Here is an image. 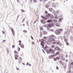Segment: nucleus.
<instances>
[{
	"label": "nucleus",
	"instance_id": "nucleus-1",
	"mask_svg": "<svg viewBox=\"0 0 73 73\" xmlns=\"http://www.w3.org/2000/svg\"><path fill=\"white\" fill-rule=\"evenodd\" d=\"M50 38L48 39V41H56V40L54 39H57V38L54 35H51L50 36Z\"/></svg>",
	"mask_w": 73,
	"mask_h": 73
},
{
	"label": "nucleus",
	"instance_id": "nucleus-2",
	"mask_svg": "<svg viewBox=\"0 0 73 73\" xmlns=\"http://www.w3.org/2000/svg\"><path fill=\"white\" fill-rule=\"evenodd\" d=\"M55 33L56 35H59L61 34V32L59 30H56L55 31Z\"/></svg>",
	"mask_w": 73,
	"mask_h": 73
},
{
	"label": "nucleus",
	"instance_id": "nucleus-3",
	"mask_svg": "<svg viewBox=\"0 0 73 73\" xmlns=\"http://www.w3.org/2000/svg\"><path fill=\"white\" fill-rule=\"evenodd\" d=\"M49 51L50 52H51V54H54V50L52 48H50L49 49Z\"/></svg>",
	"mask_w": 73,
	"mask_h": 73
},
{
	"label": "nucleus",
	"instance_id": "nucleus-4",
	"mask_svg": "<svg viewBox=\"0 0 73 73\" xmlns=\"http://www.w3.org/2000/svg\"><path fill=\"white\" fill-rule=\"evenodd\" d=\"M11 30L12 32L13 35L15 36V31H14V30H13V28H11Z\"/></svg>",
	"mask_w": 73,
	"mask_h": 73
},
{
	"label": "nucleus",
	"instance_id": "nucleus-5",
	"mask_svg": "<svg viewBox=\"0 0 73 73\" xmlns=\"http://www.w3.org/2000/svg\"><path fill=\"white\" fill-rule=\"evenodd\" d=\"M19 45L21 46V48H24V44H21V43H19Z\"/></svg>",
	"mask_w": 73,
	"mask_h": 73
},
{
	"label": "nucleus",
	"instance_id": "nucleus-6",
	"mask_svg": "<svg viewBox=\"0 0 73 73\" xmlns=\"http://www.w3.org/2000/svg\"><path fill=\"white\" fill-rule=\"evenodd\" d=\"M54 26V25L53 23L49 24H48V26L49 27H53Z\"/></svg>",
	"mask_w": 73,
	"mask_h": 73
},
{
	"label": "nucleus",
	"instance_id": "nucleus-7",
	"mask_svg": "<svg viewBox=\"0 0 73 73\" xmlns=\"http://www.w3.org/2000/svg\"><path fill=\"white\" fill-rule=\"evenodd\" d=\"M52 22H53V23H57V20L55 19H54L52 20Z\"/></svg>",
	"mask_w": 73,
	"mask_h": 73
},
{
	"label": "nucleus",
	"instance_id": "nucleus-8",
	"mask_svg": "<svg viewBox=\"0 0 73 73\" xmlns=\"http://www.w3.org/2000/svg\"><path fill=\"white\" fill-rule=\"evenodd\" d=\"M51 5L53 7H56V4H55V3H52Z\"/></svg>",
	"mask_w": 73,
	"mask_h": 73
},
{
	"label": "nucleus",
	"instance_id": "nucleus-9",
	"mask_svg": "<svg viewBox=\"0 0 73 73\" xmlns=\"http://www.w3.org/2000/svg\"><path fill=\"white\" fill-rule=\"evenodd\" d=\"M47 23H52V21L51 20H49L47 21Z\"/></svg>",
	"mask_w": 73,
	"mask_h": 73
},
{
	"label": "nucleus",
	"instance_id": "nucleus-10",
	"mask_svg": "<svg viewBox=\"0 0 73 73\" xmlns=\"http://www.w3.org/2000/svg\"><path fill=\"white\" fill-rule=\"evenodd\" d=\"M40 44H41V46H42V48H44V44L42 43H40Z\"/></svg>",
	"mask_w": 73,
	"mask_h": 73
},
{
	"label": "nucleus",
	"instance_id": "nucleus-11",
	"mask_svg": "<svg viewBox=\"0 0 73 73\" xmlns=\"http://www.w3.org/2000/svg\"><path fill=\"white\" fill-rule=\"evenodd\" d=\"M56 27H60V25H59V24H58V23H56Z\"/></svg>",
	"mask_w": 73,
	"mask_h": 73
},
{
	"label": "nucleus",
	"instance_id": "nucleus-12",
	"mask_svg": "<svg viewBox=\"0 0 73 73\" xmlns=\"http://www.w3.org/2000/svg\"><path fill=\"white\" fill-rule=\"evenodd\" d=\"M45 7L46 8H47V7H49V5L48 4H46Z\"/></svg>",
	"mask_w": 73,
	"mask_h": 73
},
{
	"label": "nucleus",
	"instance_id": "nucleus-13",
	"mask_svg": "<svg viewBox=\"0 0 73 73\" xmlns=\"http://www.w3.org/2000/svg\"><path fill=\"white\" fill-rule=\"evenodd\" d=\"M46 51L48 53H50V51L48 50H47Z\"/></svg>",
	"mask_w": 73,
	"mask_h": 73
},
{
	"label": "nucleus",
	"instance_id": "nucleus-14",
	"mask_svg": "<svg viewBox=\"0 0 73 73\" xmlns=\"http://www.w3.org/2000/svg\"><path fill=\"white\" fill-rule=\"evenodd\" d=\"M49 31H50L51 32H54V30L53 29H50L49 30Z\"/></svg>",
	"mask_w": 73,
	"mask_h": 73
},
{
	"label": "nucleus",
	"instance_id": "nucleus-15",
	"mask_svg": "<svg viewBox=\"0 0 73 73\" xmlns=\"http://www.w3.org/2000/svg\"><path fill=\"white\" fill-rule=\"evenodd\" d=\"M41 43H44V40H43V39H42L41 40Z\"/></svg>",
	"mask_w": 73,
	"mask_h": 73
},
{
	"label": "nucleus",
	"instance_id": "nucleus-16",
	"mask_svg": "<svg viewBox=\"0 0 73 73\" xmlns=\"http://www.w3.org/2000/svg\"><path fill=\"white\" fill-rule=\"evenodd\" d=\"M59 54H60V53L58 52H57L56 53V55H58Z\"/></svg>",
	"mask_w": 73,
	"mask_h": 73
},
{
	"label": "nucleus",
	"instance_id": "nucleus-17",
	"mask_svg": "<svg viewBox=\"0 0 73 73\" xmlns=\"http://www.w3.org/2000/svg\"><path fill=\"white\" fill-rule=\"evenodd\" d=\"M64 41L65 42H67V41H68V40L67 39L65 38L64 39Z\"/></svg>",
	"mask_w": 73,
	"mask_h": 73
},
{
	"label": "nucleus",
	"instance_id": "nucleus-18",
	"mask_svg": "<svg viewBox=\"0 0 73 73\" xmlns=\"http://www.w3.org/2000/svg\"><path fill=\"white\" fill-rule=\"evenodd\" d=\"M21 11L22 12H25V11H24V10H23V9H21Z\"/></svg>",
	"mask_w": 73,
	"mask_h": 73
},
{
	"label": "nucleus",
	"instance_id": "nucleus-19",
	"mask_svg": "<svg viewBox=\"0 0 73 73\" xmlns=\"http://www.w3.org/2000/svg\"><path fill=\"white\" fill-rule=\"evenodd\" d=\"M33 2L35 3H37V1L36 0H34Z\"/></svg>",
	"mask_w": 73,
	"mask_h": 73
},
{
	"label": "nucleus",
	"instance_id": "nucleus-20",
	"mask_svg": "<svg viewBox=\"0 0 73 73\" xmlns=\"http://www.w3.org/2000/svg\"><path fill=\"white\" fill-rule=\"evenodd\" d=\"M51 19H53V16L52 15L50 17Z\"/></svg>",
	"mask_w": 73,
	"mask_h": 73
},
{
	"label": "nucleus",
	"instance_id": "nucleus-21",
	"mask_svg": "<svg viewBox=\"0 0 73 73\" xmlns=\"http://www.w3.org/2000/svg\"><path fill=\"white\" fill-rule=\"evenodd\" d=\"M14 53H17V54H18V52H17L16 51H15Z\"/></svg>",
	"mask_w": 73,
	"mask_h": 73
},
{
	"label": "nucleus",
	"instance_id": "nucleus-22",
	"mask_svg": "<svg viewBox=\"0 0 73 73\" xmlns=\"http://www.w3.org/2000/svg\"><path fill=\"white\" fill-rule=\"evenodd\" d=\"M43 38L44 39V40H46V37H45V36H44L43 37Z\"/></svg>",
	"mask_w": 73,
	"mask_h": 73
},
{
	"label": "nucleus",
	"instance_id": "nucleus-23",
	"mask_svg": "<svg viewBox=\"0 0 73 73\" xmlns=\"http://www.w3.org/2000/svg\"><path fill=\"white\" fill-rule=\"evenodd\" d=\"M15 47V46L14 45H12V47L13 48H14Z\"/></svg>",
	"mask_w": 73,
	"mask_h": 73
},
{
	"label": "nucleus",
	"instance_id": "nucleus-24",
	"mask_svg": "<svg viewBox=\"0 0 73 73\" xmlns=\"http://www.w3.org/2000/svg\"><path fill=\"white\" fill-rule=\"evenodd\" d=\"M51 48H54V45H52L51 46Z\"/></svg>",
	"mask_w": 73,
	"mask_h": 73
},
{
	"label": "nucleus",
	"instance_id": "nucleus-25",
	"mask_svg": "<svg viewBox=\"0 0 73 73\" xmlns=\"http://www.w3.org/2000/svg\"><path fill=\"white\" fill-rule=\"evenodd\" d=\"M23 32H25V33H27V31H25V30H23Z\"/></svg>",
	"mask_w": 73,
	"mask_h": 73
},
{
	"label": "nucleus",
	"instance_id": "nucleus-26",
	"mask_svg": "<svg viewBox=\"0 0 73 73\" xmlns=\"http://www.w3.org/2000/svg\"><path fill=\"white\" fill-rule=\"evenodd\" d=\"M48 16V17H49V16H50V14H48L47 15Z\"/></svg>",
	"mask_w": 73,
	"mask_h": 73
},
{
	"label": "nucleus",
	"instance_id": "nucleus-27",
	"mask_svg": "<svg viewBox=\"0 0 73 73\" xmlns=\"http://www.w3.org/2000/svg\"><path fill=\"white\" fill-rule=\"evenodd\" d=\"M54 61H57V60L56 59V58H54Z\"/></svg>",
	"mask_w": 73,
	"mask_h": 73
},
{
	"label": "nucleus",
	"instance_id": "nucleus-28",
	"mask_svg": "<svg viewBox=\"0 0 73 73\" xmlns=\"http://www.w3.org/2000/svg\"><path fill=\"white\" fill-rule=\"evenodd\" d=\"M46 32L44 31V32L43 33V34H44V35H45V34H46Z\"/></svg>",
	"mask_w": 73,
	"mask_h": 73
},
{
	"label": "nucleus",
	"instance_id": "nucleus-29",
	"mask_svg": "<svg viewBox=\"0 0 73 73\" xmlns=\"http://www.w3.org/2000/svg\"><path fill=\"white\" fill-rule=\"evenodd\" d=\"M66 45H69V43H68V42H66Z\"/></svg>",
	"mask_w": 73,
	"mask_h": 73
},
{
	"label": "nucleus",
	"instance_id": "nucleus-30",
	"mask_svg": "<svg viewBox=\"0 0 73 73\" xmlns=\"http://www.w3.org/2000/svg\"><path fill=\"white\" fill-rule=\"evenodd\" d=\"M49 11H52V8H51L49 9Z\"/></svg>",
	"mask_w": 73,
	"mask_h": 73
},
{
	"label": "nucleus",
	"instance_id": "nucleus-31",
	"mask_svg": "<svg viewBox=\"0 0 73 73\" xmlns=\"http://www.w3.org/2000/svg\"><path fill=\"white\" fill-rule=\"evenodd\" d=\"M24 20H25V18H24L23 19V21H22V22H23V23H24Z\"/></svg>",
	"mask_w": 73,
	"mask_h": 73
},
{
	"label": "nucleus",
	"instance_id": "nucleus-32",
	"mask_svg": "<svg viewBox=\"0 0 73 73\" xmlns=\"http://www.w3.org/2000/svg\"><path fill=\"white\" fill-rule=\"evenodd\" d=\"M56 42H53L52 43L53 44H56Z\"/></svg>",
	"mask_w": 73,
	"mask_h": 73
},
{
	"label": "nucleus",
	"instance_id": "nucleus-33",
	"mask_svg": "<svg viewBox=\"0 0 73 73\" xmlns=\"http://www.w3.org/2000/svg\"><path fill=\"white\" fill-rule=\"evenodd\" d=\"M44 19V20H47V19H46V18H45V17H44V19Z\"/></svg>",
	"mask_w": 73,
	"mask_h": 73
},
{
	"label": "nucleus",
	"instance_id": "nucleus-34",
	"mask_svg": "<svg viewBox=\"0 0 73 73\" xmlns=\"http://www.w3.org/2000/svg\"><path fill=\"white\" fill-rule=\"evenodd\" d=\"M5 40H3L2 41V42H3V43H4V42H5Z\"/></svg>",
	"mask_w": 73,
	"mask_h": 73
},
{
	"label": "nucleus",
	"instance_id": "nucleus-35",
	"mask_svg": "<svg viewBox=\"0 0 73 73\" xmlns=\"http://www.w3.org/2000/svg\"><path fill=\"white\" fill-rule=\"evenodd\" d=\"M61 60H63V61L65 60V59L64 58H62L61 59Z\"/></svg>",
	"mask_w": 73,
	"mask_h": 73
},
{
	"label": "nucleus",
	"instance_id": "nucleus-36",
	"mask_svg": "<svg viewBox=\"0 0 73 73\" xmlns=\"http://www.w3.org/2000/svg\"><path fill=\"white\" fill-rule=\"evenodd\" d=\"M56 60H59V57H58L57 58H56Z\"/></svg>",
	"mask_w": 73,
	"mask_h": 73
},
{
	"label": "nucleus",
	"instance_id": "nucleus-37",
	"mask_svg": "<svg viewBox=\"0 0 73 73\" xmlns=\"http://www.w3.org/2000/svg\"><path fill=\"white\" fill-rule=\"evenodd\" d=\"M59 62L60 63H62V61L60 60V61H59Z\"/></svg>",
	"mask_w": 73,
	"mask_h": 73
},
{
	"label": "nucleus",
	"instance_id": "nucleus-38",
	"mask_svg": "<svg viewBox=\"0 0 73 73\" xmlns=\"http://www.w3.org/2000/svg\"><path fill=\"white\" fill-rule=\"evenodd\" d=\"M32 43L33 44V45H35V43L34 42H32Z\"/></svg>",
	"mask_w": 73,
	"mask_h": 73
},
{
	"label": "nucleus",
	"instance_id": "nucleus-39",
	"mask_svg": "<svg viewBox=\"0 0 73 73\" xmlns=\"http://www.w3.org/2000/svg\"><path fill=\"white\" fill-rule=\"evenodd\" d=\"M15 60H17V57H16V56H15Z\"/></svg>",
	"mask_w": 73,
	"mask_h": 73
},
{
	"label": "nucleus",
	"instance_id": "nucleus-40",
	"mask_svg": "<svg viewBox=\"0 0 73 73\" xmlns=\"http://www.w3.org/2000/svg\"><path fill=\"white\" fill-rule=\"evenodd\" d=\"M48 13V12H47L46 11H45V14H47Z\"/></svg>",
	"mask_w": 73,
	"mask_h": 73
},
{
	"label": "nucleus",
	"instance_id": "nucleus-41",
	"mask_svg": "<svg viewBox=\"0 0 73 73\" xmlns=\"http://www.w3.org/2000/svg\"><path fill=\"white\" fill-rule=\"evenodd\" d=\"M48 0H44V1H43V2L44 3V2H45V1H47Z\"/></svg>",
	"mask_w": 73,
	"mask_h": 73
},
{
	"label": "nucleus",
	"instance_id": "nucleus-42",
	"mask_svg": "<svg viewBox=\"0 0 73 73\" xmlns=\"http://www.w3.org/2000/svg\"><path fill=\"white\" fill-rule=\"evenodd\" d=\"M48 0H44V1H43V2L44 3V2H45V1H47Z\"/></svg>",
	"mask_w": 73,
	"mask_h": 73
},
{
	"label": "nucleus",
	"instance_id": "nucleus-43",
	"mask_svg": "<svg viewBox=\"0 0 73 73\" xmlns=\"http://www.w3.org/2000/svg\"><path fill=\"white\" fill-rule=\"evenodd\" d=\"M56 69H57V70H58V66L56 67Z\"/></svg>",
	"mask_w": 73,
	"mask_h": 73
},
{
	"label": "nucleus",
	"instance_id": "nucleus-44",
	"mask_svg": "<svg viewBox=\"0 0 73 73\" xmlns=\"http://www.w3.org/2000/svg\"><path fill=\"white\" fill-rule=\"evenodd\" d=\"M31 39H32V40H33V37H32V36H31Z\"/></svg>",
	"mask_w": 73,
	"mask_h": 73
},
{
	"label": "nucleus",
	"instance_id": "nucleus-45",
	"mask_svg": "<svg viewBox=\"0 0 73 73\" xmlns=\"http://www.w3.org/2000/svg\"><path fill=\"white\" fill-rule=\"evenodd\" d=\"M41 17L42 18H43V19H44V16H41Z\"/></svg>",
	"mask_w": 73,
	"mask_h": 73
},
{
	"label": "nucleus",
	"instance_id": "nucleus-46",
	"mask_svg": "<svg viewBox=\"0 0 73 73\" xmlns=\"http://www.w3.org/2000/svg\"><path fill=\"white\" fill-rule=\"evenodd\" d=\"M70 65H73V62L70 64Z\"/></svg>",
	"mask_w": 73,
	"mask_h": 73
},
{
	"label": "nucleus",
	"instance_id": "nucleus-47",
	"mask_svg": "<svg viewBox=\"0 0 73 73\" xmlns=\"http://www.w3.org/2000/svg\"><path fill=\"white\" fill-rule=\"evenodd\" d=\"M2 33H3V34H4L5 33V32H4V31H2Z\"/></svg>",
	"mask_w": 73,
	"mask_h": 73
},
{
	"label": "nucleus",
	"instance_id": "nucleus-48",
	"mask_svg": "<svg viewBox=\"0 0 73 73\" xmlns=\"http://www.w3.org/2000/svg\"><path fill=\"white\" fill-rule=\"evenodd\" d=\"M17 70H19V69L17 67H16Z\"/></svg>",
	"mask_w": 73,
	"mask_h": 73
},
{
	"label": "nucleus",
	"instance_id": "nucleus-49",
	"mask_svg": "<svg viewBox=\"0 0 73 73\" xmlns=\"http://www.w3.org/2000/svg\"><path fill=\"white\" fill-rule=\"evenodd\" d=\"M42 51L44 53H45V52H44V50H43V49H42Z\"/></svg>",
	"mask_w": 73,
	"mask_h": 73
},
{
	"label": "nucleus",
	"instance_id": "nucleus-50",
	"mask_svg": "<svg viewBox=\"0 0 73 73\" xmlns=\"http://www.w3.org/2000/svg\"><path fill=\"white\" fill-rule=\"evenodd\" d=\"M66 57H68V55H66Z\"/></svg>",
	"mask_w": 73,
	"mask_h": 73
},
{
	"label": "nucleus",
	"instance_id": "nucleus-51",
	"mask_svg": "<svg viewBox=\"0 0 73 73\" xmlns=\"http://www.w3.org/2000/svg\"><path fill=\"white\" fill-rule=\"evenodd\" d=\"M20 48L19 47V50H18V51H20Z\"/></svg>",
	"mask_w": 73,
	"mask_h": 73
},
{
	"label": "nucleus",
	"instance_id": "nucleus-52",
	"mask_svg": "<svg viewBox=\"0 0 73 73\" xmlns=\"http://www.w3.org/2000/svg\"><path fill=\"white\" fill-rule=\"evenodd\" d=\"M19 42H20V43H21V40L19 41Z\"/></svg>",
	"mask_w": 73,
	"mask_h": 73
},
{
	"label": "nucleus",
	"instance_id": "nucleus-53",
	"mask_svg": "<svg viewBox=\"0 0 73 73\" xmlns=\"http://www.w3.org/2000/svg\"><path fill=\"white\" fill-rule=\"evenodd\" d=\"M41 2H42V0H39Z\"/></svg>",
	"mask_w": 73,
	"mask_h": 73
},
{
	"label": "nucleus",
	"instance_id": "nucleus-54",
	"mask_svg": "<svg viewBox=\"0 0 73 73\" xmlns=\"http://www.w3.org/2000/svg\"><path fill=\"white\" fill-rule=\"evenodd\" d=\"M70 38L71 39H73V37L71 36Z\"/></svg>",
	"mask_w": 73,
	"mask_h": 73
},
{
	"label": "nucleus",
	"instance_id": "nucleus-55",
	"mask_svg": "<svg viewBox=\"0 0 73 73\" xmlns=\"http://www.w3.org/2000/svg\"><path fill=\"white\" fill-rule=\"evenodd\" d=\"M54 56V55H51V57H53Z\"/></svg>",
	"mask_w": 73,
	"mask_h": 73
},
{
	"label": "nucleus",
	"instance_id": "nucleus-56",
	"mask_svg": "<svg viewBox=\"0 0 73 73\" xmlns=\"http://www.w3.org/2000/svg\"><path fill=\"white\" fill-rule=\"evenodd\" d=\"M6 49L7 50V51H8V49L7 48Z\"/></svg>",
	"mask_w": 73,
	"mask_h": 73
},
{
	"label": "nucleus",
	"instance_id": "nucleus-57",
	"mask_svg": "<svg viewBox=\"0 0 73 73\" xmlns=\"http://www.w3.org/2000/svg\"><path fill=\"white\" fill-rule=\"evenodd\" d=\"M41 29H42V30H44V29H43V28H41Z\"/></svg>",
	"mask_w": 73,
	"mask_h": 73
},
{
	"label": "nucleus",
	"instance_id": "nucleus-58",
	"mask_svg": "<svg viewBox=\"0 0 73 73\" xmlns=\"http://www.w3.org/2000/svg\"><path fill=\"white\" fill-rule=\"evenodd\" d=\"M29 66H31V65L30 64H29Z\"/></svg>",
	"mask_w": 73,
	"mask_h": 73
},
{
	"label": "nucleus",
	"instance_id": "nucleus-59",
	"mask_svg": "<svg viewBox=\"0 0 73 73\" xmlns=\"http://www.w3.org/2000/svg\"><path fill=\"white\" fill-rule=\"evenodd\" d=\"M17 1H18V2H19V3H20V1H19V0H17Z\"/></svg>",
	"mask_w": 73,
	"mask_h": 73
},
{
	"label": "nucleus",
	"instance_id": "nucleus-60",
	"mask_svg": "<svg viewBox=\"0 0 73 73\" xmlns=\"http://www.w3.org/2000/svg\"><path fill=\"white\" fill-rule=\"evenodd\" d=\"M28 62L27 63V66L28 65Z\"/></svg>",
	"mask_w": 73,
	"mask_h": 73
},
{
	"label": "nucleus",
	"instance_id": "nucleus-61",
	"mask_svg": "<svg viewBox=\"0 0 73 73\" xmlns=\"http://www.w3.org/2000/svg\"><path fill=\"white\" fill-rule=\"evenodd\" d=\"M23 26H24L25 25L24 24H23Z\"/></svg>",
	"mask_w": 73,
	"mask_h": 73
},
{
	"label": "nucleus",
	"instance_id": "nucleus-62",
	"mask_svg": "<svg viewBox=\"0 0 73 73\" xmlns=\"http://www.w3.org/2000/svg\"><path fill=\"white\" fill-rule=\"evenodd\" d=\"M36 23V22H34V24H35Z\"/></svg>",
	"mask_w": 73,
	"mask_h": 73
},
{
	"label": "nucleus",
	"instance_id": "nucleus-63",
	"mask_svg": "<svg viewBox=\"0 0 73 73\" xmlns=\"http://www.w3.org/2000/svg\"><path fill=\"white\" fill-rule=\"evenodd\" d=\"M55 0H53V1H55Z\"/></svg>",
	"mask_w": 73,
	"mask_h": 73
},
{
	"label": "nucleus",
	"instance_id": "nucleus-64",
	"mask_svg": "<svg viewBox=\"0 0 73 73\" xmlns=\"http://www.w3.org/2000/svg\"><path fill=\"white\" fill-rule=\"evenodd\" d=\"M19 17V16H18L17 17V18H18Z\"/></svg>",
	"mask_w": 73,
	"mask_h": 73
}]
</instances>
